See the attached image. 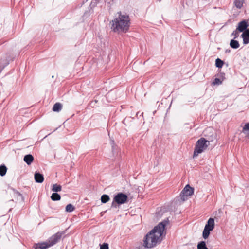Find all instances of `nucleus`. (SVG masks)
Instances as JSON below:
<instances>
[{
	"label": "nucleus",
	"instance_id": "1",
	"mask_svg": "<svg viewBox=\"0 0 249 249\" xmlns=\"http://www.w3.org/2000/svg\"><path fill=\"white\" fill-rule=\"evenodd\" d=\"M168 222V219L160 222L146 235L143 241L144 247L151 248L162 241L163 236L165 235L164 232L165 227Z\"/></svg>",
	"mask_w": 249,
	"mask_h": 249
},
{
	"label": "nucleus",
	"instance_id": "2",
	"mask_svg": "<svg viewBox=\"0 0 249 249\" xmlns=\"http://www.w3.org/2000/svg\"><path fill=\"white\" fill-rule=\"evenodd\" d=\"M110 23L111 29L114 32L126 33L129 30L130 19L127 14L119 12L117 13L115 18Z\"/></svg>",
	"mask_w": 249,
	"mask_h": 249
},
{
	"label": "nucleus",
	"instance_id": "3",
	"mask_svg": "<svg viewBox=\"0 0 249 249\" xmlns=\"http://www.w3.org/2000/svg\"><path fill=\"white\" fill-rule=\"evenodd\" d=\"M210 144L209 141H207L204 138H201L196 142L194 149L193 157H196L198 154L203 152L206 149Z\"/></svg>",
	"mask_w": 249,
	"mask_h": 249
},
{
	"label": "nucleus",
	"instance_id": "4",
	"mask_svg": "<svg viewBox=\"0 0 249 249\" xmlns=\"http://www.w3.org/2000/svg\"><path fill=\"white\" fill-rule=\"evenodd\" d=\"M128 199L126 194L123 193H119L115 195L111 204L112 207H117V204L120 205L125 203Z\"/></svg>",
	"mask_w": 249,
	"mask_h": 249
},
{
	"label": "nucleus",
	"instance_id": "5",
	"mask_svg": "<svg viewBox=\"0 0 249 249\" xmlns=\"http://www.w3.org/2000/svg\"><path fill=\"white\" fill-rule=\"evenodd\" d=\"M214 228V220L213 218H210L205 225L203 231L202 236L204 239H206L208 238L210 231H212Z\"/></svg>",
	"mask_w": 249,
	"mask_h": 249
},
{
	"label": "nucleus",
	"instance_id": "6",
	"mask_svg": "<svg viewBox=\"0 0 249 249\" xmlns=\"http://www.w3.org/2000/svg\"><path fill=\"white\" fill-rule=\"evenodd\" d=\"M65 233V231H59L51 236L47 241L49 246L51 247L58 243Z\"/></svg>",
	"mask_w": 249,
	"mask_h": 249
},
{
	"label": "nucleus",
	"instance_id": "7",
	"mask_svg": "<svg viewBox=\"0 0 249 249\" xmlns=\"http://www.w3.org/2000/svg\"><path fill=\"white\" fill-rule=\"evenodd\" d=\"M193 193L194 189L191 187L189 185H187L180 193L181 199H182L183 201L185 200V198L184 197L191 196L193 195Z\"/></svg>",
	"mask_w": 249,
	"mask_h": 249
},
{
	"label": "nucleus",
	"instance_id": "8",
	"mask_svg": "<svg viewBox=\"0 0 249 249\" xmlns=\"http://www.w3.org/2000/svg\"><path fill=\"white\" fill-rule=\"evenodd\" d=\"M249 26L248 24V21L246 20H243L241 22H239L237 27V29L240 32H244L248 28V27Z\"/></svg>",
	"mask_w": 249,
	"mask_h": 249
},
{
	"label": "nucleus",
	"instance_id": "9",
	"mask_svg": "<svg viewBox=\"0 0 249 249\" xmlns=\"http://www.w3.org/2000/svg\"><path fill=\"white\" fill-rule=\"evenodd\" d=\"M241 36L243 38V43L244 45L249 43V28L241 34Z\"/></svg>",
	"mask_w": 249,
	"mask_h": 249
},
{
	"label": "nucleus",
	"instance_id": "10",
	"mask_svg": "<svg viewBox=\"0 0 249 249\" xmlns=\"http://www.w3.org/2000/svg\"><path fill=\"white\" fill-rule=\"evenodd\" d=\"M34 247L35 249H47L50 247L47 242L35 244Z\"/></svg>",
	"mask_w": 249,
	"mask_h": 249
},
{
	"label": "nucleus",
	"instance_id": "11",
	"mask_svg": "<svg viewBox=\"0 0 249 249\" xmlns=\"http://www.w3.org/2000/svg\"><path fill=\"white\" fill-rule=\"evenodd\" d=\"M36 182L37 183H42L44 180L43 175L39 173H36L34 175Z\"/></svg>",
	"mask_w": 249,
	"mask_h": 249
},
{
	"label": "nucleus",
	"instance_id": "12",
	"mask_svg": "<svg viewBox=\"0 0 249 249\" xmlns=\"http://www.w3.org/2000/svg\"><path fill=\"white\" fill-rule=\"evenodd\" d=\"M34 160L33 156L31 154H28L24 156V161L28 164L30 165Z\"/></svg>",
	"mask_w": 249,
	"mask_h": 249
},
{
	"label": "nucleus",
	"instance_id": "13",
	"mask_svg": "<svg viewBox=\"0 0 249 249\" xmlns=\"http://www.w3.org/2000/svg\"><path fill=\"white\" fill-rule=\"evenodd\" d=\"M242 132L249 139V123L245 124Z\"/></svg>",
	"mask_w": 249,
	"mask_h": 249
},
{
	"label": "nucleus",
	"instance_id": "14",
	"mask_svg": "<svg viewBox=\"0 0 249 249\" xmlns=\"http://www.w3.org/2000/svg\"><path fill=\"white\" fill-rule=\"evenodd\" d=\"M230 46L233 49H237L239 47V43L237 40L231 39L230 43Z\"/></svg>",
	"mask_w": 249,
	"mask_h": 249
},
{
	"label": "nucleus",
	"instance_id": "15",
	"mask_svg": "<svg viewBox=\"0 0 249 249\" xmlns=\"http://www.w3.org/2000/svg\"><path fill=\"white\" fill-rule=\"evenodd\" d=\"M62 104L60 103H56L54 105L53 107V110L54 112H59L62 109Z\"/></svg>",
	"mask_w": 249,
	"mask_h": 249
},
{
	"label": "nucleus",
	"instance_id": "16",
	"mask_svg": "<svg viewBox=\"0 0 249 249\" xmlns=\"http://www.w3.org/2000/svg\"><path fill=\"white\" fill-rule=\"evenodd\" d=\"M62 190V187L57 184H54L52 186V190L55 193L60 192Z\"/></svg>",
	"mask_w": 249,
	"mask_h": 249
},
{
	"label": "nucleus",
	"instance_id": "17",
	"mask_svg": "<svg viewBox=\"0 0 249 249\" xmlns=\"http://www.w3.org/2000/svg\"><path fill=\"white\" fill-rule=\"evenodd\" d=\"M51 198L53 201H58L60 200L61 196L58 193H53L51 196Z\"/></svg>",
	"mask_w": 249,
	"mask_h": 249
},
{
	"label": "nucleus",
	"instance_id": "18",
	"mask_svg": "<svg viewBox=\"0 0 249 249\" xmlns=\"http://www.w3.org/2000/svg\"><path fill=\"white\" fill-rule=\"evenodd\" d=\"M244 0H235L234 5L238 9H241L243 7Z\"/></svg>",
	"mask_w": 249,
	"mask_h": 249
},
{
	"label": "nucleus",
	"instance_id": "19",
	"mask_svg": "<svg viewBox=\"0 0 249 249\" xmlns=\"http://www.w3.org/2000/svg\"><path fill=\"white\" fill-rule=\"evenodd\" d=\"M197 249H208L206 245V242L204 241L199 242L197 246Z\"/></svg>",
	"mask_w": 249,
	"mask_h": 249
},
{
	"label": "nucleus",
	"instance_id": "20",
	"mask_svg": "<svg viewBox=\"0 0 249 249\" xmlns=\"http://www.w3.org/2000/svg\"><path fill=\"white\" fill-rule=\"evenodd\" d=\"M7 172V168L4 165L0 166V175L1 176H4Z\"/></svg>",
	"mask_w": 249,
	"mask_h": 249
},
{
	"label": "nucleus",
	"instance_id": "21",
	"mask_svg": "<svg viewBox=\"0 0 249 249\" xmlns=\"http://www.w3.org/2000/svg\"><path fill=\"white\" fill-rule=\"evenodd\" d=\"M224 62L219 58H217L215 60V66L218 68H221L223 67Z\"/></svg>",
	"mask_w": 249,
	"mask_h": 249
},
{
	"label": "nucleus",
	"instance_id": "22",
	"mask_svg": "<svg viewBox=\"0 0 249 249\" xmlns=\"http://www.w3.org/2000/svg\"><path fill=\"white\" fill-rule=\"evenodd\" d=\"M110 199L109 196L107 195H103L101 198V202L103 203H106L108 202Z\"/></svg>",
	"mask_w": 249,
	"mask_h": 249
},
{
	"label": "nucleus",
	"instance_id": "23",
	"mask_svg": "<svg viewBox=\"0 0 249 249\" xmlns=\"http://www.w3.org/2000/svg\"><path fill=\"white\" fill-rule=\"evenodd\" d=\"M74 209V207L71 204H68L66 207V211L67 212H72Z\"/></svg>",
	"mask_w": 249,
	"mask_h": 249
},
{
	"label": "nucleus",
	"instance_id": "24",
	"mask_svg": "<svg viewBox=\"0 0 249 249\" xmlns=\"http://www.w3.org/2000/svg\"><path fill=\"white\" fill-rule=\"evenodd\" d=\"M212 84L214 85H220L222 84V81L220 79H219L218 78H216L213 81Z\"/></svg>",
	"mask_w": 249,
	"mask_h": 249
},
{
	"label": "nucleus",
	"instance_id": "25",
	"mask_svg": "<svg viewBox=\"0 0 249 249\" xmlns=\"http://www.w3.org/2000/svg\"><path fill=\"white\" fill-rule=\"evenodd\" d=\"M239 31L237 29V28L236 29V30L235 31H234L232 34H231V36H234V38L235 39V38H237L238 36H239Z\"/></svg>",
	"mask_w": 249,
	"mask_h": 249
},
{
	"label": "nucleus",
	"instance_id": "26",
	"mask_svg": "<svg viewBox=\"0 0 249 249\" xmlns=\"http://www.w3.org/2000/svg\"><path fill=\"white\" fill-rule=\"evenodd\" d=\"M100 249H108V245L107 243H103L100 245Z\"/></svg>",
	"mask_w": 249,
	"mask_h": 249
},
{
	"label": "nucleus",
	"instance_id": "27",
	"mask_svg": "<svg viewBox=\"0 0 249 249\" xmlns=\"http://www.w3.org/2000/svg\"><path fill=\"white\" fill-rule=\"evenodd\" d=\"M15 194L16 195H17L18 196H20V197H21V196H21V194H20L18 192H15Z\"/></svg>",
	"mask_w": 249,
	"mask_h": 249
}]
</instances>
